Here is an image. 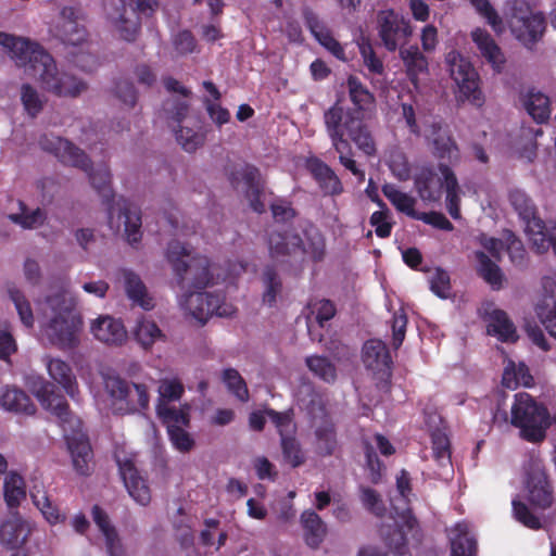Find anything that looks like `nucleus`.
<instances>
[{
  "mask_svg": "<svg viewBox=\"0 0 556 556\" xmlns=\"http://www.w3.org/2000/svg\"><path fill=\"white\" fill-rule=\"evenodd\" d=\"M300 522L306 544L314 548L318 547L328 532L326 522L312 509H306L301 514Z\"/></svg>",
  "mask_w": 556,
  "mask_h": 556,
  "instance_id": "7c9ffc66",
  "label": "nucleus"
},
{
  "mask_svg": "<svg viewBox=\"0 0 556 556\" xmlns=\"http://www.w3.org/2000/svg\"><path fill=\"white\" fill-rule=\"evenodd\" d=\"M477 260V270L480 277L488 282L492 289L500 290L506 281L501 268L484 252L475 253Z\"/></svg>",
  "mask_w": 556,
  "mask_h": 556,
  "instance_id": "58836bf2",
  "label": "nucleus"
},
{
  "mask_svg": "<svg viewBox=\"0 0 556 556\" xmlns=\"http://www.w3.org/2000/svg\"><path fill=\"white\" fill-rule=\"evenodd\" d=\"M175 132L178 143L187 152L195 151L204 142V135L190 127L180 126Z\"/></svg>",
  "mask_w": 556,
  "mask_h": 556,
  "instance_id": "052dcab7",
  "label": "nucleus"
},
{
  "mask_svg": "<svg viewBox=\"0 0 556 556\" xmlns=\"http://www.w3.org/2000/svg\"><path fill=\"white\" fill-rule=\"evenodd\" d=\"M78 300L67 290H59L40 303V333L50 344L62 351L79 345L83 317L77 311Z\"/></svg>",
  "mask_w": 556,
  "mask_h": 556,
  "instance_id": "20e7f679",
  "label": "nucleus"
},
{
  "mask_svg": "<svg viewBox=\"0 0 556 556\" xmlns=\"http://www.w3.org/2000/svg\"><path fill=\"white\" fill-rule=\"evenodd\" d=\"M324 123L332 148L339 155V162L350 170L361 182L365 180V172L353 159L351 139L366 155L376 154V143L363 121L350 110H344L338 103L324 113Z\"/></svg>",
  "mask_w": 556,
  "mask_h": 556,
  "instance_id": "7ed1b4c3",
  "label": "nucleus"
},
{
  "mask_svg": "<svg viewBox=\"0 0 556 556\" xmlns=\"http://www.w3.org/2000/svg\"><path fill=\"white\" fill-rule=\"evenodd\" d=\"M532 376L528 367L520 363L516 365L509 361L503 372V384L508 389H515L518 386L530 387L532 384Z\"/></svg>",
  "mask_w": 556,
  "mask_h": 556,
  "instance_id": "a18cd8bd",
  "label": "nucleus"
},
{
  "mask_svg": "<svg viewBox=\"0 0 556 556\" xmlns=\"http://www.w3.org/2000/svg\"><path fill=\"white\" fill-rule=\"evenodd\" d=\"M451 544V556H476L478 542L471 526L466 522H457L447 531Z\"/></svg>",
  "mask_w": 556,
  "mask_h": 556,
  "instance_id": "4be33fe9",
  "label": "nucleus"
},
{
  "mask_svg": "<svg viewBox=\"0 0 556 556\" xmlns=\"http://www.w3.org/2000/svg\"><path fill=\"white\" fill-rule=\"evenodd\" d=\"M378 33L386 49L393 52L412 36L413 29L404 17L386 10L378 14Z\"/></svg>",
  "mask_w": 556,
  "mask_h": 556,
  "instance_id": "4468645a",
  "label": "nucleus"
},
{
  "mask_svg": "<svg viewBox=\"0 0 556 556\" xmlns=\"http://www.w3.org/2000/svg\"><path fill=\"white\" fill-rule=\"evenodd\" d=\"M470 36L480 56L491 65L494 72L501 73L504 70L506 58L492 36L482 28L473 29Z\"/></svg>",
  "mask_w": 556,
  "mask_h": 556,
  "instance_id": "412c9836",
  "label": "nucleus"
},
{
  "mask_svg": "<svg viewBox=\"0 0 556 556\" xmlns=\"http://www.w3.org/2000/svg\"><path fill=\"white\" fill-rule=\"evenodd\" d=\"M522 477L529 503L539 509L549 508L554 503L553 485L538 452L532 451L527 455L522 465Z\"/></svg>",
  "mask_w": 556,
  "mask_h": 556,
  "instance_id": "1a4fd4ad",
  "label": "nucleus"
},
{
  "mask_svg": "<svg viewBox=\"0 0 556 556\" xmlns=\"http://www.w3.org/2000/svg\"><path fill=\"white\" fill-rule=\"evenodd\" d=\"M316 451L319 455H331L337 446V438L333 425L326 421L318 426L315 431Z\"/></svg>",
  "mask_w": 556,
  "mask_h": 556,
  "instance_id": "8fccbe9b",
  "label": "nucleus"
},
{
  "mask_svg": "<svg viewBox=\"0 0 556 556\" xmlns=\"http://www.w3.org/2000/svg\"><path fill=\"white\" fill-rule=\"evenodd\" d=\"M92 186L105 198L111 195L110 182L111 174L105 165L98 166L94 170H91L90 164L88 163L87 170Z\"/></svg>",
  "mask_w": 556,
  "mask_h": 556,
  "instance_id": "13d9d810",
  "label": "nucleus"
},
{
  "mask_svg": "<svg viewBox=\"0 0 556 556\" xmlns=\"http://www.w3.org/2000/svg\"><path fill=\"white\" fill-rule=\"evenodd\" d=\"M434 459L441 467L451 465L450 440L446 433L437 429L431 433Z\"/></svg>",
  "mask_w": 556,
  "mask_h": 556,
  "instance_id": "5fc2aeb1",
  "label": "nucleus"
},
{
  "mask_svg": "<svg viewBox=\"0 0 556 556\" xmlns=\"http://www.w3.org/2000/svg\"><path fill=\"white\" fill-rule=\"evenodd\" d=\"M3 489L5 502L10 507L17 506L26 495L24 480L15 472L7 476Z\"/></svg>",
  "mask_w": 556,
  "mask_h": 556,
  "instance_id": "864d4df0",
  "label": "nucleus"
},
{
  "mask_svg": "<svg viewBox=\"0 0 556 556\" xmlns=\"http://www.w3.org/2000/svg\"><path fill=\"white\" fill-rule=\"evenodd\" d=\"M90 332L96 340L108 345H122L127 340L123 323L110 315H100L90 323Z\"/></svg>",
  "mask_w": 556,
  "mask_h": 556,
  "instance_id": "aec40b11",
  "label": "nucleus"
},
{
  "mask_svg": "<svg viewBox=\"0 0 556 556\" xmlns=\"http://www.w3.org/2000/svg\"><path fill=\"white\" fill-rule=\"evenodd\" d=\"M363 362L368 369L386 371L390 369L391 357L381 340H368L363 348Z\"/></svg>",
  "mask_w": 556,
  "mask_h": 556,
  "instance_id": "72a5a7b5",
  "label": "nucleus"
},
{
  "mask_svg": "<svg viewBox=\"0 0 556 556\" xmlns=\"http://www.w3.org/2000/svg\"><path fill=\"white\" fill-rule=\"evenodd\" d=\"M119 470L129 495L138 504L142 506L148 505L151 501L150 489L132 464L125 463L121 465Z\"/></svg>",
  "mask_w": 556,
  "mask_h": 556,
  "instance_id": "cd10ccee",
  "label": "nucleus"
},
{
  "mask_svg": "<svg viewBox=\"0 0 556 556\" xmlns=\"http://www.w3.org/2000/svg\"><path fill=\"white\" fill-rule=\"evenodd\" d=\"M303 16L306 26L315 39L336 58L344 60L345 56L343 47L332 37L331 31L325 25V23L319 20L317 14H315L311 9L306 8L303 10Z\"/></svg>",
  "mask_w": 556,
  "mask_h": 556,
  "instance_id": "b1692460",
  "label": "nucleus"
},
{
  "mask_svg": "<svg viewBox=\"0 0 556 556\" xmlns=\"http://www.w3.org/2000/svg\"><path fill=\"white\" fill-rule=\"evenodd\" d=\"M92 518L103 536L111 556L119 551V539L116 529L111 525L109 516L98 506L92 507Z\"/></svg>",
  "mask_w": 556,
  "mask_h": 556,
  "instance_id": "79ce46f5",
  "label": "nucleus"
},
{
  "mask_svg": "<svg viewBox=\"0 0 556 556\" xmlns=\"http://www.w3.org/2000/svg\"><path fill=\"white\" fill-rule=\"evenodd\" d=\"M511 504L514 516L518 521L530 529L541 528L540 518L535 516L525 503L514 500Z\"/></svg>",
  "mask_w": 556,
  "mask_h": 556,
  "instance_id": "774afa93",
  "label": "nucleus"
},
{
  "mask_svg": "<svg viewBox=\"0 0 556 556\" xmlns=\"http://www.w3.org/2000/svg\"><path fill=\"white\" fill-rule=\"evenodd\" d=\"M382 193L399 212H402L414 219L416 218L418 212L414 208L416 204V199L414 197L403 192L393 184L383 185Z\"/></svg>",
  "mask_w": 556,
  "mask_h": 556,
  "instance_id": "ea45409f",
  "label": "nucleus"
},
{
  "mask_svg": "<svg viewBox=\"0 0 556 556\" xmlns=\"http://www.w3.org/2000/svg\"><path fill=\"white\" fill-rule=\"evenodd\" d=\"M510 28L518 40L530 47L541 38L545 23L541 14L515 15L510 21Z\"/></svg>",
  "mask_w": 556,
  "mask_h": 556,
  "instance_id": "5701e85b",
  "label": "nucleus"
},
{
  "mask_svg": "<svg viewBox=\"0 0 556 556\" xmlns=\"http://www.w3.org/2000/svg\"><path fill=\"white\" fill-rule=\"evenodd\" d=\"M9 299L13 302L15 309L22 324L26 328L34 326V314L29 301L25 296L24 292L14 285H10L7 288Z\"/></svg>",
  "mask_w": 556,
  "mask_h": 556,
  "instance_id": "49530a36",
  "label": "nucleus"
},
{
  "mask_svg": "<svg viewBox=\"0 0 556 556\" xmlns=\"http://www.w3.org/2000/svg\"><path fill=\"white\" fill-rule=\"evenodd\" d=\"M554 279L545 277L543 288L551 295L545 296L536 306V315L548 333L556 339V301L554 300Z\"/></svg>",
  "mask_w": 556,
  "mask_h": 556,
  "instance_id": "2f4dec72",
  "label": "nucleus"
},
{
  "mask_svg": "<svg viewBox=\"0 0 556 556\" xmlns=\"http://www.w3.org/2000/svg\"><path fill=\"white\" fill-rule=\"evenodd\" d=\"M445 61L460 96L473 105L482 106L484 96L479 87V75L472 64L457 51L448 52Z\"/></svg>",
  "mask_w": 556,
  "mask_h": 556,
  "instance_id": "9b49d317",
  "label": "nucleus"
},
{
  "mask_svg": "<svg viewBox=\"0 0 556 556\" xmlns=\"http://www.w3.org/2000/svg\"><path fill=\"white\" fill-rule=\"evenodd\" d=\"M18 213H12L8 216L12 223L21 226L23 229H36L43 225L47 218L43 210L39 207L29 210L22 201L18 202Z\"/></svg>",
  "mask_w": 556,
  "mask_h": 556,
  "instance_id": "37998d69",
  "label": "nucleus"
},
{
  "mask_svg": "<svg viewBox=\"0 0 556 556\" xmlns=\"http://www.w3.org/2000/svg\"><path fill=\"white\" fill-rule=\"evenodd\" d=\"M48 374L52 380L58 382L72 399L78 395V384L71 366L61 358L46 356L43 358Z\"/></svg>",
  "mask_w": 556,
  "mask_h": 556,
  "instance_id": "393cba45",
  "label": "nucleus"
},
{
  "mask_svg": "<svg viewBox=\"0 0 556 556\" xmlns=\"http://www.w3.org/2000/svg\"><path fill=\"white\" fill-rule=\"evenodd\" d=\"M156 414L167 431L178 427H188L190 422L189 405L177 407L175 404H156Z\"/></svg>",
  "mask_w": 556,
  "mask_h": 556,
  "instance_id": "c9c22d12",
  "label": "nucleus"
},
{
  "mask_svg": "<svg viewBox=\"0 0 556 556\" xmlns=\"http://www.w3.org/2000/svg\"><path fill=\"white\" fill-rule=\"evenodd\" d=\"M477 12L485 18L486 23L492 27L496 34H502L505 30V25L502 17L497 14L489 0H469Z\"/></svg>",
  "mask_w": 556,
  "mask_h": 556,
  "instance_id": "6e6d98bb",
  "label": "nucleus"
},
{
  "mask_svg": "<svg viewBox=\"0 0 556 556\" xmlns=\"http://www.w3.org/2000/svg\"><path fill=\"white\" fill-rule=\"evenodd\" d=\"M21 99L26 112L35 117L43 106V99L38 91L28 84L22 86Z\"/></svg>",
  "mask_w": 556,
  "mask_h": 556,
  "instance_id": "680f3d73",
  "label": "nucleus"
},
{
  "mask_svg": "<svg viewBox=\"0 0 556 556\" xmlns=\"http://www.w3.org/2000/svg\"><path fill=\"white\" fill-rule=\"evenodd\" d=\"M549 424V415L544 406L539 405L526 392L515 395V403L511 406V425L520 429L522 439L532 443L543 441Z\"/></svg>",
  "mask_w": 556,
  "mask_h": 556,
  "instance_id": "0eeeda50",
  "label": "nucleus"
},
{
  "mask_svg": "<svg viewBox=\"0 0 556 556\" xmlns=\"http://www.w3.org/2000/svg\"><path fill=\"white\" fill-rule=\"evenodd\" d=\"M412 495L410 478L406 470H401L396 476V490L391 494L390 502L392 509L400 518L402 526L413 529L416 519L412 516L409 508V500Z\"/></svg>",
  "mask_w": 556,
  "mask_h": 556,
  "instance_id": "6ab92c4d",
  "label": "nucleus"
},
{
  "mask_svg": "<svg viewBox=\"0 0 556 556\" xmlns=\"http://www.w3.org/2000/svg\"><path fill=\"white\" fill-rule=\"evenodd\" d=\"M156 7V0H112L106 14L119 35L131 41L140 28L141 15H150Z\"/></svg>",
  "mask_w": 556,
  "mask_h": 556,
  "instance_id": "9d476101",
  "label": "nucleus"
},
{
  "mask_svg": "<svg viewBox=\"0 0 556 556\" xmlns=\"http://www.w3.org/2000/svg\"><path fill=\"white\" fill-rule=\"evenodd\" d=\"M263 280L265 285V292L263 295L264 303L269 306L276 302V298L280 292L281 282L276 274V271L271 268H267L263 274Z\"/></svg>",
  "mask_w": 556,
  "mask_h": 556,
  "instance_id": "e2e57ef3",
  "label": "nucleus"
},
{
  "mask_svg": "<svg viewBox=\"0 0 556 556\" xmlns=\"http://www.w3.org/2000/svg\"><path fill=\"white\" fill-rule=\"evenodd\" d=\"M309 371L325 382H334L337 379V369L334 365L325 356L313 355L305 359Z\"/></svg>",
  "mask_w": 556,
  "mask_h": 556,
  "instance_id": "3c124183",
  "label": "nucleus"
},
{
  "mask_svg": "<svg viewBox=\"0 0 556 556\" xmlns=\"http://www.w3.org/2000/svg\"><path fill=\"white\" fill-rule=\"evenodd\" d=\"M426 140L431 147L432 154L442 161L456 164L459 159V149L450 134V130L440 123H432L426 131Z\"/></svg>",
  "mask_w": 556,
  "mask_h": 556,
  "instance_id": "f3484780",
  "label": "nucleus"
},
{
  "mask_svg": "<svg viewBox=\"0 0 556 556\" xmlns=\"http://www.w3.org/2000/svg\"><path fill=\"white\" fill-rule=\"evenodd\" d=\"M0 405L4 410L15 414L33 415L36 406L21 389L5 387L0 392Z\"/></svg>",
  "mask_w": 556,
  "mask_h": 556,
  "instance_id": "473e14b6",
  "label": "nucleus"
},
{
  "mask_svg": "<svg viewBox=\"0 0 556 556\" xmlns=\"http://www.w3.org/2000/svg\"><path fill=\"white\" fill-rule=\"evenodd\" d=\"M109 225L117 232H122L131 245L141 240V216L136 207L126 203L112 206L109 213Z\"/></svg>",
  "mask_w": 556,
  "mask_h": 556,
  "instance_id": "2eb2a0df",
  "label": "nucleus"
},
{
  "mask_svg": "<svg viewBox=\"0 0 556 556\" xmlns=\"http://www.w3.org/2000/svg\"><path fill=\"white\" fill-rule=\"evenodd\" d=\"M30 496L34 504L41 511L48 522L54 525L65 520V515L61 514L59 508L51 503L46 491L38 486H34L30 491Z\"/></svg>",
  "mask_w": 556,
  "mask_h": 556,
  "instance_id": "c03bdc74",
  "label": "nucleus"
},
{
  "mask_svg": "<svg viewBox=\"0 0 556 556\" xmlns=\"http://www.w3.org/2000/svg\"><path fill=\"white\" fill-rule=\"evenodd\" d=\"M267 418L276 426L280 439L291 435L294 432V425L292 422L291 414L288 412L278 413L274 409H265Z\"/></svg>",
  "mask_w": 556,
  "mask_h": 556,
  "instance_id": "69168bd1",
  "label": "nucleus"
},
{
  "mask_svg": "<svg viewBox=\"0 0 556 556\" xmlns=\"http://www.w3.org/2000/svg\"><path fill=\"white\" fill-rule=\"evenodd\" d=\"M185 393V387L178 378H163L159 381L156 404H175Z\"/></svg>",
  "mask_w": 556,
  "mask_h": 556,
  "instance_id": "de8ad7c7",
  "label": "nucleus"
},
{
  "mask_svg": "<svg viewBox=\"0 0 556 556\" xmlns=\"http://www.w3.org/2000/svg\"><path fill=\"white\" fill-rule=\"evenodd\" d=\"M527 113L536 122H546L552 113L549 98L536 88H529L520 96Z\"/></svg>",
  "mask_w": 556,
  "mask_h": 556,
  "instance_id": "c85d7f7f",
  "label": "nucleus"
},
{
  "mask_svg": "<svg viewBox=\"0 0 556 556\" xmlns=\"http://www.w3.org/2000/svg\"><path fill=\"white\" fill-rule=\"evenodd\" d=\"M28 387L41 406L59 418L74 468L78 473L87 475L90 470L91 447L81 431L80 419L68 410L65 399L55 392L51 382L37 377L29 380Z\"/></svg>",
  "mask_w": 556,
  "mask_h": 556,
  "instance_id": "39448f33",
  "label": "nucleus"
},
{
  "mask_svg": "<svg viewBox=\"0 0 556 556\" xmlns=\"http://www.w3.org/2000/svg\"><path fill=\"white\" fill-rule=\"evenodd\" d=\"M231 182L236 189L244 192L250 206L257 213L265 211V204L261 201L263 182L260 170L252 165H243L231 174Z\"/></svg>",
  "mask_w": 556,
  "mask_h": 556,
  "instance_id": "dca6fc26",
  "label": "nucleus"
},
{
  "mask_svg": "<svg viewBox=\"0 0 556 556\" xmlns=\"http://www.w3.org/2000/svg\"><path fill=\"white\" fill-rule=\"evenodd\" d=\"M134 336L136 341L144 350H150L154 343L164 341L166 338L157 324L146 317L137 320L134 328Z\"/></svg>",
  "mask_w": 556,
  "mask_h": 556,
  "instance_id": "e433bc0d",
  "label": "nucleus"
},
{
  "mask_svg": "<svg viewBox=\"0 0 556 556\" xmlns=\"http://www.w3.org/2000/svg\"><path fill=\"white\" fill-rule=\"evenodd\" d=\"M270 256L282 263L301 262L305 257L318 262L326 252L325 238L315 226L304 230V239L291 230L273 231L268 239Z\"/></svg>",
  "mask_w": 556,
  "mask_h": 556,
  "instance_id": "423d86ee",
  "label": "nucleus"
},
{
  "mask_svg": "<svg viewBox=\"0 0 556 556\" xmlns=\"http://www.w3.org/2000/svg\"><path fill=\"white\" fill-rule=\"evenodd\" d=\"M104 391L109 406L115 414H135L149 408V389L143 383L130 382L118 376H106Z\"/></svg>",
  "mask_w": 556,
  "mask_h": 556,
  "instance_id": "6e6552de",
  "label": "nucleus"
},
{
  "mask_svg": "<svg viewBox=\"0 0 556 556\" xmlns=\"http://www.w3.org/2000/svg\"><path fill=\"white\" fill-rule=\"evenodd\" d=\"M361 501L363 506L376 515L377 517L383 516L386 507L380 495L372 489L362 486L361 488Z\"/></svg>",
  "mask_w": 556,
  "mask_h": 556,
  "instance_id": "0e129e2a",
  "label": "nucleus"
},
{
  "mask_svg": "<svg viewBox=\"0 0 556 556\" xmlns=\"http://www.w3.org/2000/svg\"><path fill=\"white\" fill-rule=\"evenodd\" d=\"M388 165L392 174L399 180H407L410 175V166L403 151L394 149L390 152Z\"/></svg>",
  "mask_w": 556,
  "mask_h": 556,
  "instance_id": "bf43d9fd",
  "label": "nucleus"
},
{
  "mask_svg": "<svg viewBox=\"0 0 556 556\" xmlns=\"http://www.w3.org/2000/svg\"><path fill=\"white\" fill-rule=\"evenodd\" d=\"M165 258L177 283L186 290L181 306L195 320L205 324L213 315L229 317L235 314V307L225 302L220 293L201 291L213 286L218 276L206 256L192 255L187 244L174 239L166 247Z\"/></svg>",
  "mask_w": 556,
  "mask_h": 556,
  "instance_id": "f257e3e1",
  "label": "nucleus"
},
{
  "mask_svg": "<svg viewBox=\"0 0 556 556\" xmlns=\"http://www.w3.org/2000/svg\"><path fill=\"white\" fill-rule=\"evenodd\" d=\"M39 146L42 150L53 153L62 163L87 170V155L70 141L50 134L39 139Z\"/></svg>",
  "mask_w": 556,
  "mask_h": 556,
  "instance_id": "a211bd4d",
  "label": "nucleus"
},
{
  "mask_svg": "<svg viewBox=\"0 0 556 556\" xmlns=\"http://www.w3.org/2000/svg\"><path fill=\"white\" fill-rule=\"evenodd\" d=\"M223 380L230 393H232L239 401L247 402L249 400V391L247 384L233 368L225 369L223 372Z\"/></svg>",
  "mask_w": 556,
  "mask_h": 556,
  "instance_id": "4d7b16f0",
  "label": "nucleus"
},
{
  "mask_svg": "<svg viewBox=\"0 0 556 556\" xmlns=\"http://www.w3.org/2000/svg\"><path fill=\"white\" fill-rule=\"evenodd\" d=\"M30 533V526L17 515H13L0 526V542L10 548L24 544Z\"/></svg>",
  "mask_w": 556,
  "mask_h": 556,
  "instance_id": "bb28decb",
  "label": "nucleus"
},
{
  "mask_svg": "<svg viewBox=\"0 0 556 556\" xmlns=\"http://www.w3.org/2000/svg\"><path fill=\"white\" fill-rule=\"evenodd\" d=\"M119 276L123 280L126 294L134 304L139 305L146 311L154 307L153 298L149 294L147 287L138 274L125 268L119 270Z\"/></svg>",
  "mask_w": 556,
  "mask_h": 556,
  "instance_id": "a878e982",
  "label": "nucleus"
},
{
  "mask_svg": "<svg viewBox=\"0 0 556 556\" xmlns=\"http://www.w3.org/2000/svg\"><path fill=\"white\" fill-rule=\"evenodd\" d=\"M488 333L497 337L502 341H515L517 339L515 326L506 313L501 309H494L490 314Z\"/></svg>",
  "mask_w": 556,
  "mask_h": 556,
  "instance_id": "a19ab883",
  "label": "nucleus"
},
{
  "mask_svg": "<svg viewBox=\"0 0 556 556\" xmlns=\"http://www.w3.org/2000/svg\"><path fill=\"white\" fill-rule=\"evenodd\" d=\"M280 446L285 463L296 468L305 463V454L300 442L291 434L280 439Z\"/></svg>",
  "mask_w": 556,
  "mask_h": 556,
  "instance_id": "603ef678",
  "label": "nucleus"
},
{
  "mask_svg": "<svg viewBox=\"0 0 556 556\" xmlns=\"http://www.w3.org/2000/svg\"><path fill=\"white\" fill-rule=\"evenodd\" d=\"M358 48L363 58V63L368 72L375 75H381L383 73V64L376 56L370 43L363 39L358 43Z\"/></svg>",
  "mask_w": 556,
  "mask_h": 556,
  "instance_id": "338daca9",
  "label": "nucleus"
},
{
  "mask_svg": "<svg viewBox=\"0 0 556 556\" xmlns=\"http://www.w3.org/2000/svg\"><path fill=\"white\" fill-rule=\"evenodd\" d=\"M509 202L525 223V231L531 244L541 249L546 245L544 237L545 224L536 216V207L528 194L519 189L509 192Z\"/></svg>",
  "mask_w": 556,
  "mask_h": 556,
  "instance_id": "f8f14e48",
  "label": "nucleus"
},
{
  "mask_svg": "<svg viewBox=\"0 0 556 556\" xmlns=\"http://www.w3.org/2000/svg\"><path fill=\"white\" fill-rule=\"evenodd\" d=\"M400 56L404 63L409 79L416 86L418 76L428 71V61L426 56L416 46L401 48Z\"/></svg>",
  "mask_w": 556,
  "mask_h": 556,
  "instance_id": "4c0bfd02",
  "label": "nucleus"
},
{
  "mask_svg": "<svg viewBox=\"0 0 556 556\" xmlns=\"http://www.w3.org/2000/svg\"><path fill=\"white\" fill-rule=\"evenodd\" d=\"M0 46L24 73L40 84L46 91L60 97H78L87 90L80 78L58 68L52 55L39 43L27 38L0 31Z\"/></svg>",
  "mask_w": 556,
  "mask_h": 556,
  "instance_id": "f03ea898",
  "label": "nucleus"
},
{
  "mask_svg": "<svg viewBox=\"0 0 556 556\" xmlns=\"http://www.w3.org/2000/svg\"><path fill=\"white\" fill-rule=\"evenodd\" d=\"M54 34L66 45L80 46L86 42L88 33L84 11L78 7L62 8Z\"/></svg>",
  "mask_w": 556,
  "mask_h": 556,
  "instance_id": "ddd939ff",
  "label": "nucleus"
},
{
  "mask_svg": "<svg viewBox=\"0 0 556 556\" xmlns=\"http://www.w3.org/2000/svg\"><path fill=\"white\" fill-rule=\"evenodd\" d=\"M350 99L359 110L369 109L375 101L372 93L359 81L357 77L350 76L346 80Z\"/></svg>",
  "mask_w": 556,
  "mask_h": 556,
  "instance_id": "09e8293b",
  "label": "nucleus"
},
{
  "mask_svg": "<svg viewBox=\"0 0 556 556\" xmlns=\"http://www.w3.org/2000/svg\"><path fill=\"white\" fill-rule=\"evenodd\" d=\"M443 186V177L440 178L430 167L421 168L415 177V188L422 201H438Z\"/></svg>",
  "mask_w": 556,
  "mask_h": 556,
  "instance_id": "c756f323",
  "label": "nucleus"
},
{
  "mask_svg": "<svg viewBox=\"0 0 556 556\" xmlns=\"http://www.w3.org/2000/svg\"><path fill=\"white\" fill-rule=\"evenodd\" d=\"M439 170L444 179L447 212L454 219H458L460 217V210H459L460 188H459L457 178H456L454 172L445 164H440Z\"/></svg>",
  "mask_w": 556,
  "mask_h": 556,
  "instance_id": "f704fd0d",
  "label": "nucleus"
}]
</instances>
